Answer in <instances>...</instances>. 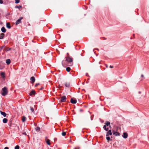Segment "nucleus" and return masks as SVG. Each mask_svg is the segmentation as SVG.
Instances as JSON below:
<instances>
[{
	"label": "nucleus",
	"instance_id": "obj_1",
	"mask_svg": "<svg viewBox=\"0 0 149 149\" xmlns=\"http://www.w3.org/2000/svg\"><path fill=\"white\" fill-rule=\"evenodd\" d=\"M65 61L67 63H65L63 61L62 62V64L63 66L67 65L68 66H72L73 65V59L72 58H70V56H68L67 57H65Z\"/></svg>",
	"mask_w": 149,
	"mask_h": 149
},
{
	"label": "nucleus",
	"instance_id": "obj_2",
	"mask_svg": "<svg viewBox=\"0 0 149 149\" xmlns=\"http://www.w3.org/2000/svg\"><path fill=\"white\" fill-rule=\"evenodd\" d=\"M2 92L1 93V94L2 95L5 96L7 95L8 93V91L6 87H5L3 88L2 89Z\"/></svg>",
	"mask_w": 149,
	"mask_h": 149
},
{
	"label": "nucleus",
	"instance_id": "obj_3",
	"mask_svg": "<svg viewBox=\"0 0 149 149\" xmlns=\"http://www.w3.org/2000/svg\"><path fill=\"white\" fill-rule=\"evenodd\" d=\"M66 97L65 96H63L61 97L60 102H64L66 101Z\"/></svg>",
	"mask_w": 149,
	"mask_h": 149
},
{
	"label": "nucleus",
	"instance_id": "obj_4",
	"mask_svg": "<svg viewBox=\"0 0 149 149\" xmlns=\"http://www.w3.org/2000/svg\"><path fill=\"white\" fill-rule=\"evenodd\" d=\"M23 19L22 17H21L15 23L16 25H17L18 24L21 23V20Z\"/></svg>",
	"mask_w": 149,
	"mask_h": 149
},
{
	"label": "nucleus",
	"instance_id": "obj_5",
	"mask_svg": "<svg viewBox=\"0 0 149 149\" xmlns=\"http://www.w3.org/2000/svg\"><path fill=\"white\" fill-rule=\"evenodd\" d=\"M122 136H123L124 139L127 138L128 137V134L126 132H124L123 133V135H122Z\"/></svg>",
	"mask_w": 149,
	"mask_h": 149
},
{
	"label": "nucleus",
	"instance_id": "obj_6",
	"mask_svg": "<svg viewBox=\"0 0 149 149\" xmlns=\"http://www.w3.org/2000/svg\"><path fill=\"white\" fill-rule=\"evenodd\" d=\"M112 134V133L111 132V130H109L108 132H107L106 136H108L109 135H111Z\"/></svg>",
	"mask_w": 149,
	"mask_h": 149
},
{
	"label": "nucleus",
	"instance_id": "obj_7",
	"mask_svg": "<svg viewBox=\"0 0 149 149\" xmlns=\"http://www.w3.org/2000/svg\"><path fill=\"white\" fill-rule=\"evenodd\" d=\"M30 80L31 81V83L32 84H33L35 81V79L33 76L31 78Z\"/></svg>",
	"mask_w": 149,
	"mask_h": 149
},
{
	"label": "nucleus",
	"instance_id": "obj_8",
	"mask_svg": "<svg viewBox=\"0 0 149 149\" xmlns=\"http://www.w3.org/2000/svg\"><path fill=\"white\" fill-rule=\"evenodd\" d=\"M35 91L34 90H33L31 92L29 95L30 96H32L33 95H35Z\"/></svg>",
	"mask_w": 149,
	"mask_h": 149
},
{
	"label": "nucleus",
	"instance_id": "obj_9",
	"mask_svg": "<svg viewBox=\"0 0 149 149\" xmlns=\"http://www.w3.org/2000/svg\"><path fill=\"white\" fill-rule=\"evenodd\" d=\"M70 102L72 104H75L77 102L76 100H73V98H71L70 100Z\"/></svg>",
	"mask_w": 149,
	"mask_h": 149
},
{
	"label": "nucleus",
	"instance_id": "obj_10",
	"mask_svg": "<svg viewBox=\"0 0 149 149\" xmlns=\"http://www.w3.org/2000/svg\"><path fill=\"white\" fill-rule=\"evenodd\" d=\"M1 77L3 78H4L5 77V73L4 72H1Z\"/></svg>",
	"mask_w": 149,
	"mask_h": 149
},
{
	"label": "nucleus",
	"instance_id": "obj_11",
	"mask_svg": "<svg viewBox=\"0 0 149 149\" xmlns=\"http://www.w3.org/2000/svg\"><path fill=\"white\" fill-rule=\"evenodd\" d=\"M113 134L116 136H118L120 135V133L118 132H115L114 131H113Z\"/></svg>",
	"mask_w": 149,
	"mask_h": 149
},
{
	"label": "nucleus",
	"instance_id": "obj_12",
	"mask_svg": "<svg viewBox=\"0 0 149 149\" xmlns=\"http://www.w3.org/2000/svg\"><path fill=\"white\" fill-rule=\"evenodd\" d=\"M10 49H11L9 48V47H5L4 48L3 50L4 51H6V52H7L8 51H9Z\"/></svg>",
	"mask_w": 149,
	"mask_h": 149
},
{
	"label": "nucleus",
	"instance_id": "obj_13",
	"mask_svg": "<svg viewBox=\"0 0 149 149\" xmlns=\"http://www.w3.org/2000/svg\"><path fill=\"white\" fill-rule=\"evenodd\" d=\"M65 85L66 87H69L70 86V83L69 82H66L65 83Z\"/></svg>",
	"mask_w": 149,
	"mask_h": 149
},
{
	"label": "nucleus",
	"instance_id": "obj_14",
	"mask_svg": "<svg viewBox=\"0 0 149 149\" xmlns=\"http://www.w3.org/2000/svg\"><path fill=\"white\" fill-rule=\"evenodd\" d=\"M1 31L5 33L6 31V29L4 27H3L1 29Z\"/></svg>",
	"mask_w": 149,
	"mask_h": 149
},
{
	"label": "nucleus",
	"instance_id": "obj_15",
	"mask_svg": "<svg viewBox=\"0 0 149 149\" xmlns=\"http://www.w3.org/2000/svg\"><path fill=\"white\" fill-rule=\"evenodd\" d=\"M4 34L3 33H1L0 35V39H2L3 38Z\"/></svg>",
	"mask_w": 149,
	"mask_h": 149
},
{
	"label": "nucleus",
	"instance_id": "obj_16",
	"mask_svg": "<svg viewBox=\"0 0 149 149\" xmlns=\"http://www.w3.org/2000/svg\"><path fill=\"white\" fill-rule=\"evenodd\" d=\"M6 27L8 29L11 28V26L9 23H6Z\"/></svg>",
	"mask_w": 149,
	"mask_h": 149
},
{
	"label": "nucleus",
	"instance_id": "obj_17",
	"mask_svg": "<svg viewBox=\"0 0 149 149\" xmlns=\"http://www.w3.org/2000/svg\"><path fill=\"white\" fill-rule=\"evenodd\" d=\"M11 61L10 59H8L6 60V63L7 65H9Z\"/></svg>",
	"mask_w": 149,
	"mask_h": 149
},
{
	"label": "nucleus",
	"instance_id": "obj_18",
	"mask_svg": "<svg viewBox=\"0 0 149 149\" xmlns=\"http://www.w3.org/2000/svg\"><path fill=\"white\" fill-rule=\"evenodd\" d=\"M1 113L4 117H6V114L5 112L1 111Z\"/></svg>",
	"mask_w": 149,
	"mask_h": 149
},
{
	"label": "nucleus",
	"instance_id": "obj_19",
	"mask_svg": "<svg viewBox=\"0 0 149 149\" xmlns=\"http://www.w3.org/2000/svg\"><path fill=\"white\" fill-rule=\"evenodd\" d=\"M8 120L6 118H4L3 120V122L4 123H7Z\"/></svg>",
	"mask_w": 149,
	"mask_h": 149
},
{
	"label": "nucleus",
	"instance_id": "obj_20",
	"mask_svg": "<svg viewBox=\"0 0 149 149\" xmlns=\"http://www.w3.org/2000/svg\"><path fill=\"white\" fill-rule=\"evenodd\" d=\"M50 140L49 139H47V140L46 141V142L47 145H50L51 143H50Z\"/></svg>",
	"mask_w": 149,
	"mask_h": 149
},
{
	"label": "nucleus",
	"instance_id": "obj_21",
	"mask_svg": "<svg viewBox=\"0 0 149 149\" xmlns=\"http://www.w3.org/2000/svg\"><path fill=\"white\" fill-rule=\"evenodd\" d=\"M26 118L25 116H24L22 117V121L23 122H24L26 121Z\"/></svg>",
	"mask_w": 149,
	"mask_h": 149
},
{
	"label": "nucleus",
	"instance_id": "obj_22",
	"mask_svg": "<svg viewBox=\"0 0 149 149\" xmlns=\"http://www.w3.org/2000/svg\"><path fill=\"white\" fill-rule=\"evenodd\" d=\"M110 124V123L109 121H106L105 122V125H106V126H108Z\"/></svg>",
	"mask_w": 149,
	"mask_h": 149
},
{
	"label": "nucleus",
	"instance_id": "obj_23",
	"mask_svg": "<svg viewBox=\"0 0 149 149\" xmlns=\"http://www.w3.org/2000/svg\"><path fill=\"white\" fill-rule=\"evenodd\" d=\"M71 70V68L69 67H68L66 68V70L68 72H69Z\"/></svg>",
	"mask_w": 149,
	"mask_h": 149
},
{
	"label": "nucleus",
	"instance_id": "obj_24",
	"mask_svg": "<svg viewBox=\"0 0 149 149\" xmlns=\"http://www.w3.org/2000/svg\"><path fill=\"white\" fill-rule=\"evenodd\" d=\"M22 6H16L15 7V8H18L19 9H20V8H22Z\"/></svg>",
	"mask_w": 149,
	"mask_h": 149
},
{
	"label": "nucleus",
	"instance_id": "obj_25",
	"mask_svg": "<svg viewBox=\"0 0 149 149\" xmlns=\"http://www.w3.org/2000/svg\"><path fill=\"white\" fill-rule=\"evenodd\" d=\"M66 134V133L65 132H63L62 133V135L63 136H65Z\"/></svg>",
	"mask_w": 149,
	"mask_h": 149
},
{
	"label": "nucleus",
	"instance_id": "obj_26",
	"mask_svg": "<svg viewBox=\"0 0 149 149\" xmlns=\"http://www.w3.org/2000/svg\"><path fill=\"white\" fill-rule=\"evenodd\" d=\"M36 130L38 131H39L40 130V128L38 127H37L36 128Z\"/></svg>",
	"mask_w": 149,
	"mask_h": 149
},
{
	"label": "nucleus",
	"instance_id": "obj_27",
	"mask_svg": "<svg viewBox=\"0 0 149 149\" xmlns=\"http://www.w3.org/2000/svg\"><path fill=\"white\" fill-rule=\"evenodd\" d=\"M19 146L17 145L15 147V149H19Z\"/></svg>",
	"mask_w": 149,
	"mask_h": 149
},
{
	"label": "nucleus",
	"instance_id": "obj_28",
	"mask_svg": "<svg viewBox=\"0 0 149 149\" xmlns=\"http://www.w3.org/2000/svg\"><path fill=\"white\" fill-rule=\"evenodd\" d=\"M15 3H18L19 2V0H15Z\"/></svg>",
	"mask_w": 149,
	"mask_h": 149
},
{
	"label": "nucleus",
	"instance_id": "obj_29",
	"mask_svg": "<svg viewBox=\"0 0 149 149\" xmlns=\"http://www.w3.org/2000/svg\"><path fill=\"white\" fill-rule=\"evenodd\" d=\"M106 139L108 141H109L110 140V138L109 137H107L106 138Z\"/></svg>",
	"mask_w": 149,
	"mask_h": 149
},
{
	"label": "nucleus",
	"instance_id": "obj_30",
	"mask_svg": "<svg viewBox=\"0 0 149 149\" xmlns=\"http://www.w3.org/2000/svg\"><path fill=\"white\" fill-rule=\"evenodd\" d=\"M31 110L32 111V112H33L34 111V109H33V107H31Z\"/></svg>",
	"mask_w": 149,
	"mask_h": 149
},
{
	"label": "nucleus",
	"instance_id": "obj_31",
	"mask_svg": "<svg viewBox=\"0 0 149 149\" xmlns=\"http://www.w3.org/2000/svg\"><path fill=\"white\" fill-rule=\"evenodd\" d=\"M141 77L142 78L141 80L143 79H144V75H143V74H141Z\"/></svg>",
	"mask_w": 149,
	"mask_h": 149
},
{
	"label": "nucleus",
	"instance_id": "obj_32",
	"mask_svg": "<svg viewBox=\"0 0 149 149\" xmlns=\"http://www.w3.org/2000/svg\"><path fill=\"white\" fill-rule=\"evenodd\" d=\"M40 84L39 83L36 84L35 86V87H36L38 85H39Z\"/></svg>",
	"mask_w": 149,
	"mask_h": 149
},
{
	"label": "nucleus",
	"instance_id": "obj_33",
	"mask_svg": "<svg viewBox=\"0 0 149 149\" xmlns=\"http://www.w3.org/2000/svg\"><path fill=\"white\" fill-rule=\"evenodd\" d=\"M106 125H104L103 127V128H104V129L105 130V129H106Z\"/></svg>",
	"mask_w": 149,
	"mask_h": 149
},
{
	"label": "nucleus",
	"instance_id": "obj_34",
	"mask_svg": "<svg viewBox=\"0 0 149 149\" xmlns=\"http://www.w3.org/2000/svg\"><path fill=\"white\" fill-rule=\"evenodd\" d=\"M39 98H40V100H41L42 101H44L43 97H39Z\"/></svg>",
	"mask_w": 149,
	"mask_h": 149
},
{
	"label": "nucleus",
	"instance_id": "obj_35",
	"mask_svg": "<svg viewBox=\"0 0 149 149\" xmlns=\"http://www.w3.org/2000/svg\"><path fill=\"white\" fill-rule=\"evenodd\" d=\"M3 1L2 0H0V3L2 4L3 3Z\"/></svg>",
	"mask_w": 149,
	"mask_h": 149
},
{
	"label": "nucleus",
	"instance_id": "obj_36",
	"mask_svg": "<svg viewBox=\"0 0 149 149\" xmlns=\"http://www.w3.org/2000/svg\"><path fill=\"white\" fill-rule=\"evenodd\" d=\"M109 128H106V129H105V130L106 131H108Z\"/></svg>",
	"mask_w": 149,
	"mask_h": 149
},
{
	"label": "nucleus",
	"instance_id": "obj_37",
	"mask_svg": "<svg viewBox=\"0 0 149 149\" xmlns=\"http://www.w3.org/2000/svg\"><path fill=\"white\" fill-rule=\"evenodd\" d=\"M4 149H9V148L7 147H6Z\"/></svg>",
	"mask_w": 149,
	"mask_h": 149
},
{
	"label": "nucleus",
	"instance_id": "obj_38",
	"mask_svg": "<svg viewBox=\"0 0 149 149\" xmlns=\"http://www.w3.org/2000/svg\"><path fill=\"white\" fill-rule=\"evenodd\" d=\"M109 67L110 68H113V66H112L111 65H110Z\"/></svg>",
	"mask_w": 149,
	"mask_h": 149
},
{
	"label": "nucleus",
	"instance_id": "obj_39",
	"mask_svg": "<svg viewBox=\"0 0 149 149\" xmlns=\"http://www.w3.org/2000/svg\"><path fill=\"white\" fill-rule=\"evenodd\" d=\"M43 87H41V88L40 89V90H42V89H43Z\"/></svg>",
	"mask_w": 149,
	"mask_h": 149
},
{
	"label": "nucleus",
	"instance_id": "obj_40",
	"mask_svg": "<svg viewBox=\"0 0 149 149\" xmlns=\"http://www.w3.org/2000/svg\"><path fill=\"white\" fill-rule=\"evenodd\" d=\"M67 55L68 56H69V54L68 53H67Z\"/></svg>",
	"mask_w": 149,
	"mask_h": 149
},
{
	"label": "nucleus",
	"instance_id": "obj_41",
	"mask_svg": "<svg viewBox=\"0 0 149 149\" xmlns=\"http://www.w3.org/2000/svg\"><path fill=\"white\" fill-rule=\"evenodd\" d=\"M106 67L107 68H108V65H107V64H106Z\"/></svg>",
	"mask_w": 149,
	"mask_h": 149
},
{
	"label": "nucleus",
	"instance_id": "obj_42",
	"mask_svg": "<svg viewBox=\"0 0 149 149\" xmlns=\"http://www.w3.org/2000/svg\"><path fill=\"white\" fill-rule=\"evenodd\" d=\"M79 110H80V112H82V109H80Z\"/></svg>",
	"mask_w": 149,
	"mask_h": 149
},
{
	"label": "nucleus",
	"instance_id": "obj_43",
	"mask_svg": "<svg viewBox=\"0 0 149 149\" xmlns=\"http://www.w3.org/2000/svg\"><path fill=\"white\" fill-rule=\"evenodd\" d=\"M4 47V46H2L1 47V49H2Z\"/></svg>",
	"mask_w": 149,
	"mask_h": 149
},
{
	"label": "nucleus",
	"instance_id": "obj_44",
	"mask_svg": "<svg viewBox=\"0 0 149 149\" xmlns=\"http://www.w3.org/2000/svg\"><path fill=\"white\" fill-rule=\"evenodd\" d=\"M139 94H141V92L139 91Z\"/></svg>",
	"mask_w": 149,
	"mask_h": 149
},
{
	"label": "nucleus",
	"instance_id": "obj_45",
	"mask_svg": "<svg viewBox=\"0 0 149 149\" xmlns=\"http://www.w3.org/2000/svg\"><path fill=\"white\" fill-rule=\"evenodd\" d=\"M135 36V35H134V34H133V36Z\"/></svg>",
	"mask_w": 149,
	"mask_h": 149
},
{
	"label": "nucleus",
	"instance_id": "obj_46",
	"mask_svg": "<svg viewBox=\"0 0 149 149\" xmlns=\"http://www.w3.org/2000/svg\"><path fill=\"white\" fill-rule=\"evenodd\" d=\"M24 134L26 135V133H24Z\"/></svg>",
	"mask_w": 149,
	"mask_h": 149
},
{
	"label": "nucleus",
	"instance_id": "obj_47",
	"mask_svg": "<svg viewBox=\"0 0 149 149\" xmlns=\"http://www.w3.org/2000/svg\"><path fill=\"white\" fill-rule=\"evenodd\" d=\"M55 140H56L57 139H56V138H55V139H54V140H55Z\"/></svg>",
	"mask_w": 149,
	"mask_h": 149
},
{
	"label": "nucleus",
	"instance_id": "obj_48",
	"mask_svg": "<svg viewBox=\"0 0 149 149\" xmlns=\"http://www.w3.org/2000/svg\"><path fill=\"white\" fill-rule=\"evenodd\" d=\"M55 140H56L57 139H56V138H55V139H54V140H55Z\"/></svg>",
	"mask_w": 149,
	"mask_h": 149
},
{
	"label": "nucleus",
	"instance_id": "obj_49",
	"mask_svg": "<svg viewBox=\"0 0 149 149\" xmlns=\"http://www.w3.org/2000/svg\"><path fill=\"white\" fill-rule=\"evenodd\" d=\"M86 75H87V74H86Z\"/></svg>",
	"mask_w": 149,
	"mask_h": 149
},
{
	"label": "nucleus",
	"instance_id": "obj_50",
	"mask_svg": "<svg viewBox=\"0 0 149 149\" xmlns=\"http://www.w3.org/2000/svg\"><path fill=\"white\" fill-rule=\"evenodd\" d=\"M75 149H77L76 148H75Z\"/></svg>",
	"mask_w": 149,
	"mask_h": 149
}]
</instances>
